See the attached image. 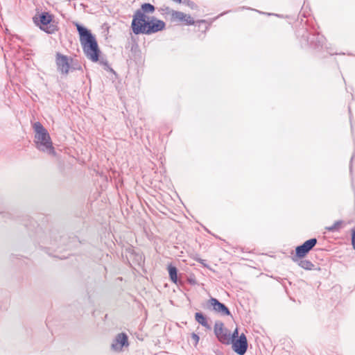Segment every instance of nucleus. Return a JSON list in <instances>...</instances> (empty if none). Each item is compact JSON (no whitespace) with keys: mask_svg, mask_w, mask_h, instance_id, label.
<instances>
[{"mask_svg":"<svg viewBox=\"0 0 355 355\" xmlns=\"http://www.w3.org/2000/svg\"><path fill=\"white\" fill-rule=\"evenodd\" d=\"M79 35V40L85 56L92 62H97L99 60L101 51L98 44L96 36L91 30L83 24L73 21Z\"/></svg>","mask_w":355,"mask_h":355,"instance_id":"f257e3e1","label":"nucleus"},{"mask_svg":"<svg viewBox=\"0 0 355 355\" xmlns=\"http://www.w3.org/2000/svg\"><path fill=\"white\" fill-rule=\"evenodd\" d=\"M296 35L302 47H309L316 51L322 49L326 40L325 37L313 27H309L306 24L302 25V28L297 31Z\"/></svg>","mask_w":355,"mask_h":355,"instance_id":"f03ea898","label":"nucleus"},{"mask_svg":"<svg viewBox=\"0 0 355 355\" xmlns=\"http://www.w3.org/2000/svg\"><path fill=\"white\" fill-rule=\"evenodd\" d=\"M32 127L35 133L34 143L36 148L49 155L55 156V148L47 130L39 121L32 123Z\"/></svg>","mask_w":355,"mask_h":355,"instance_id":"7ed1b4c3","label":"nucleus"},{"mask_svg":"<svg viewBox=\"0 0 355 355\" xmlns=\"http://www.w3.org/2000/svg\"><path fill=\"white\" fill-rule=\"evenodd\" d=\"M166 23L154 16L135 24H131L132 31L135 35H151L164 30Z\"/></svg>","mask_w":355,"mask_h":355,"instance_id":"20e7f679","label":"nucleus"},{"mask_svg":"<svg viewBox=\"0 0 355 355\" xmlns=\"http://www.w3.org/2000/svg\"><path fill=\"white\" fill-rule=\"evenodd\" d=\"M34 24L38 26L40 30L47 34H53L58 30L57 26L53 24V15L48 12H42L36 15L33 18Z\"/></svg>","mask_w":355,"mask_h":355,"instance_id":"39448f33","label":"nucleus"},{"mask_svg":"<svg viewBox=\"0 0 355 355\" xmlns=\"http://www.w3.org/2000/svg\"><path fill=\"white\" fill-rule=\"evenodd\" d=\"M155 11V7L150 3H144L141 8L137 10L132 17L131 24H135L140 21H144V19L150 17L146 14H153Z\"/></svg>","mask_w":355,"mask_h":355,"instance_id":"423d86ee","label":"nucleus"},{"mask_svg":"<svg viewBox=\"0 0 355 355\" xmlns=\"http://www.w3.org/2000/svg\"><path fill=\"white\" fill-rule=\"evenodd\" d=\"M317 239L313 238L306 241L303 244L298 245L295 248V254L292 257L293 261H297V259L304 258L316 245Z\"/></svg>","mask_w":355,"mask_h":355,"instance_id":"0eeeda50","label":"nucleus"},{"mask_svg":"<svg viewBox=\"0 0 355 355\" xmlns=\"http://www.w3.org/2000/svg\"><path fill=\"white\" fill-rule=\"evenodd\" d=\"M214 333L218 340L225 345L231 343V334L228 329L224 327L221 322H216L214 324Z\"/></svg>","mask_w":355,"mask_h":355,"instance_id":"6e6552de","label":"nucleus"},{"mask_svg":"<svg viewBox=\"0 0 355 355\" xmlns=\"http://www.w3.org/2000/svg\"><path fill=\"white\" fill-rule=\"evenodd\" d=\"M129 346L128 337L125 333L118 334L112 341L111 349L116 352H120L123 348Z\"/></svg>","mask_w":355,"mask_h":355,"instance_id":"1a4fd4ad","label":"nucleus"},{"mask_svg":"<svg viewBox=\"0 0 355 355\" xmlns=\"http://www.w3.org/2000/svg\"><path fill=\"white\" fill-rule=\"evenodd\" d=\"M233 350L239 355H243L248 349V340L245 335L241 334L240 336L232 342Z\"/></svg>","mask_w":355,"mask_h":355,"instance_id":"9d476101","label":"nucleus"},{"mask_svg":"<svg viewBox=\"0 0 355 355\" xmlns=\"http://www.w3.org/2000/svg\"><path fill=\"white\" fill-rule=\"evenodd\" d=\"M184 17H187L188 21H187V25L191 26L194 25L196 23L197 24H205L206 21L205 19H200L198 21H195L189 15L184 14L182 12L172 10L171 11V21H183Z\"/></svg>","mask_w":355,"mask_h":355,"instance_id":"9b49d317","label":"nucleus"},{"mask_svg":"<svg viewBox=\"0 0 355 355\" xmlns=\"http://www.w3.org/2000/svg\"><path fill=\"white\" fill-rule=\"evenodd\" d=\"M56 65L58 70L62 73L67 74L69 71L70 63L68 56L60 53H56Z\"/></svg>","mask_w":355,"mask_h":355,"instance_id":"f8f14e48","label":"nucleus"},{"mask_svg":"<svg viewBox=\"0 0 355 355\" xmlns=\"http://www.w3.org/2000/svg\"><path fill=\"white\" fill-rule=\"evenodd\" d=\"M209 308L212 307L213 310L220 313L221 315H230L231 313L229 309L217 299L211 297L208 301Z\"/></svg>","mask_w":355,"mask_h":355,"instance_id":"ddd939ff","label":"nucleus"},{"mask_svg":"<svg viewBox=\"0 0 355 355\" xmlns=\"http://www.w3.org/2000/svg\"><path fill=\"white\" fill-rule=\"evenodd\" d=\"M302 268L306 270H320V268H316L315 266L309 260L304 259L303 258L297 259V261H295Z\"/></svg>","mask_w":355,"mask_h":355,"instance_id":"4468645a","label":"nucleus"},{"mask_svg":"<svg viewBox=\"0 0 355 355\" xmlns=\"http://www.w3.org/2000/svg\"><path fill=\"white\" fill-rule=\"evenodd\" d=\"M195 319L202 326L207 329L210 328L206 317L201 312H197L195 313Z\"/></svg>","mask_w":355,"mask_h":355,"instance_id":"2eb2a0df","label":"nucleus"},{"mask_svg":"<svg viewBox=\"0 0 355 355\" xmlns=\"http://www.w3.org/2000/svg\"><path fill=\"white\" fill-rule=\"evenodd\" d=\"M168 271L169 277L173 283H177L178 281V269L175 266L170 264L168 266Z\"/></svg>","mask_w":355,"mask_h":355,"instance_id":"dca6fc26","label":"nucleus"},{"mask_svg":"<svg viewBox=\"0 0 355 355\" xmlns=\"http://www.w3.org/2000/svg\"><path fill=\"white\" fill-rule=\"evenodd\" d=\"M99 63V64H101V66L103 67V69L107 71H111V72H113L114 73V71L113 70V69L110 66L109 63H108V61L103 58V57H99V60H98V62Z\"/></svg>","mask_w":355,"mask_h":355,"instance_id":"f3484780","label":"nucleus"},{"mask_svg":"<svg viewBox=\"0 0 355 355\" xmlns=\"http://www.w3.org/2000/svg\"><path fill=\"white\" fill-rule=\"evenodd\" d=\"M343 223V220H337L332 225L326 227L325 229L328 232H335L339 230L340 225Z\"/></svg>","mask_w":355,"mask_h":355,"instance_id":"a211bd4d","label":"nucleus"},{"mask_svg":"<svg viewBox=\"0 0 355 355\" xmlns=\"http://www.w3.org/2000/svg\"><path fill=\"white\" fill-rule=\"evenodd\" d=\"M181 3H183L187 6H189L192 10H199L198 6L191 0H182Z\"/></svg>","mask_w":355,"mask_h":355,"instance_id":"6ab92c4d","label":"nucleus"},{"mask_svg":"<svg viewBox=\"0 0 355 355\" xmlns=\"http://www.w3.org/2000/svg\"><path fill=\"white\" fill-rule=\"evenodd\" d=\"M191 339L193 345L196 346L199 342L200 338L196 334L192 333L191 336Z\"/></svg>","mask_w":355,"mask_h":355,"instance_id":"aec40b11","label":"nucleus"},{"mask_svg":"<svg viewBox=\"0 0 355 355\" xmlns=\"http://www.w3.org/2000/svg\"><path fill=\"white\" fill-rule=\"evenodd\" d=\"M160 10L162 12L163 14H171V11L173 10H171L168 6H163L162 8H160Z\"/></svg>","mask_w":355,"mask_h":355,"instance_id":"412c9836","label":"nucleus"},{"mask_svg":"<svg viewBox=\"0 0 355 355\" xmlns=\"http://www.w3.org/2000/svg\"><path fill=\"white\" fill-rule=\"evenodd\" d=\"M352 245L354 250H355V230H352Z\"/></svg>","mask_w":355,"mask_h":355,"instance_id":"4be33fe9","label":"nucleus"},{"mask_svg":"<svg viewBox=\"0 0 355 355\" xmlns=\"http://www.w3.org/2000/svg\"><path fill=\"white\" fill-rule=\"evenodd\" d=\"M238 338V329H236L233 332L232 335H231V342L233 340H235Z\"/></svg>","mask_w":355,"mask_h":355,"instance_id":"5701e85b","label":"nucleus"},{"mask_svg":"<svg viewBox=\"0 0 355 355\" xmlns=\"http://www.w3.org/2000/svg\"><path fill=\"white\" fill-rule=\"evenodd\" d=\"M137 257L138 261H142L143 258H142V256L141 254H137Z\"/></svg>","mask_w":355,"mask_h":355,"instance_id":"b1692460","label":"nucleus"},{"mask_svg":"<svg viewBox=\"0 0 355 355\" xmlns=\"http://www.w3.org/2000/svg\"><path fill=\"white\" fill-rule=\"evenodd\" d=\"M354 158V154L352 155V157L351 158V164H350V171L351 172H352V162Z\"/></svg>","mask_w":355,"mask_h":355,"instance_id":"393cba45","label":"nucleus"},{"mask_svg":"<svg viewBox=\"0 0 355 355\" xmlns=\"http://www.w3.org/2000/svg\"><path fill=\"white\" fill-rule=\"evenodd\" d=\"M230 12V10H228V11H226V12H222L221 14H220V15L218 16V17H220V16H223V15H224L225 14L228 13V12Z\"/></svg>","mask_w":355,"mask_h":355,"instance_id":"a878e982","label":"nucleus"},{"mask_svg":"<svg viewBox=\"0 0 355 355\" xmlns=\"http://www.w3.org/2000/svg\"><path fill=\"white\" fill-rule=\"evenodd\" d=\"M243 9H249V10H251V8H246V7H245V6H243V7H240V8H239V10H243Z\"/></svg>","mask_w":355,"mask_h":355,"instance_id":"bb28decb","label":"nucleus"},{"mask_svg":"<svg viewBox=\"0 0 355 355\" xmlns=\"http://www.w3.org/2000/svg\"><path fill=\"white\" fill-rule=\"evenodd\" d=\"M188 21L187 17H184L182 22H184V24L187 25V21Z\"/></svg>","mask_w":355,"mask_h":355,"instance_id":"cd10ccee","label":"nucleus"},{"mask_svg":"<svg viewBox=\"0 0 355 355\" xmlns=\"http://www.w3.org/2000/svg\"><path fill=\"white\" fill-rule=\"evenodd\" d=\"M300 15H302L303 17H306V15L304 12L302 13L301 12H300Z\"/></svg>","mask_w":355,"mask_h":355,"instance_id":"c85d7f7f","label":"nucleus"},{"mask_svg":"<svg viewBox=\"0 0 355 355\" xmlns=\"http://www.w3.org/2000/svg\"><path fill=\"white\" fill-rule=\"evenodd\" d=\"M173 1L175 2H177L178 3H182V0H173Z\"/></svg>","mask_w":355,"mask_h":355,"instance_id":"c756f323","label":"nucleus"},{"mask_svg":"<svg viewBox=\"0 0 355 355\" xmlns=\"http://www.w3.org/2000/svg\"><path fill=\"white\" fill-rule=\"evenodd\" d=\"M2 214H3V217H5L6 216L9 215L8 213H3Z\"/></svg>","mask_w":355,"mask_h":355,"instance_id":"7c9ffc66","label":"nucleus"},{"mask_svg":"<svg viewBox=\"0 0 355 355\" xmlns=\"http://www.w3.org/2000/svg\"><path fill=\"white\" fill-rule=\"evenodd\" d=\"M24 225H25V226H26V227L28 225L26 223H24Z\"/></svg>","mask_w":355,"mask_h":355,"instance_id":"2f4dec72","label":"nucleus"},{"mask_svg":"<svg viewBox=\"0 0 355 355\" xmlns=\"http://www.w3.org/2000/svg\"><path fill=\"white\" fill-rule=\"evenodd\" d=\"M350 121H352V114L349 116Z\"/></svg>","mask_w":355,"mask_h":355,"instance_id":"473e14b6","label":"nucleus"}]
</instances>
